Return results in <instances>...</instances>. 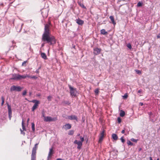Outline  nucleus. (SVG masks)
Listing matches in <instances>:
<instances>
[{"instance_id": "obj_1", "label": "nucleus", "mask_w": 160, "mask_h": 160, "mask_svg": "<svg viewBox=\"0 0 160 160\" xmlns=\"http://www.w3.org/2000/svg\"><path fill=\"white\" fill-rule=\"evenodd\" d=\"M51 23L48 21V23L45 24L44 32L42 35V40L50 45H52L56 43V41L55 37L50 34V26Z\"/></svg>"}, {"instance_id": "obj_2", "label": "nucleus", "mask_w": 160, "mask_h": 160, "mask_svg": "<svg viewBox=\"0 0 160 160\" xmlns=\"http://www.w3.org/2000/svg\"><path fill=\"white\" fill-rule=\"evenodd\" d=\"M27 76L25 75H21L19 74L14 73L12 75V77L11 78V80H20L22 79L25 78Z\"/></svg>"}, {"instance_id": "obj_3", "label": "nucleus", "mask_w": 160, "mask_h": 160, "mask_svg": "<svg viewBox=\"0 0 160 160\" xmlns=\"http://www.w3.org/2000/svg\"><path fill=\"white\" fill-rule=\"evenodd\" d=\"M38 143H36L33 147L31 155V160H35L36 159V150L38 148Z\"/></svg>"}, {"instance_id": "obj_4", "label": "nucleus", "mask_w": 160, "mask_h": 160, "mask_svg": "<svg viewBox=\"0 0 160 160\" xmlns=\"http://www.w3.org/2000/svg\"><path fill=\"white\" fill-rule=\"evenodd\" d=\"M80 139L81 140V141H78L77 140H76L74 142V144H77V148L79 149H81L82 146V142L84 141V138L82 137V136L80 137Z\"/></svg>"}, {"instance_id": "obj_5", "label": "nucleus", "mask_w": 160, "mask_h": 160, "mask_svg": "<svg viewBox=\"0 0 160 160\" xmlns=\"http://www.w3.org/2000/svg\"><path fill=\"white\" fill-rule=\"evenodd\" d=\"M70 89V93L72 97H75L77 95V91L76 88H74L71 86H69Z\"/></svg>"}, {"instance_id": "obj_6", "label": "nucleus", "mask_w": 160, "mask_h": 160, "mask_svg": "<svg viewBox=\"0 0 160 160\" xmlns=\"http://www.w3.org/2000/svg\"><path fill=\"white\" fill-rule=\"evenodd\" d=\"M22 88L19 86L13 85L10 88V90L11 92L14 91L20 92L21 91Z\"/></svg>"}, {"instance_id": "obj_7", "label": "nucleus", "mask_w": 160, "mask_h": 160, "mask_svg": "<svg viewBox=\"0 0 160 160\" xmlns=\"http://www.w3.org/2000/svg\"><path fill=\"white\" fill-rule=\"evenodd\" d=\"M31 102L35 103L32 108V111H34L35 109L38 108V104L40 103V102L37 100H33Z\"/></svg>"}, {"instance_id": "obj_8", "label": "nucleus", "mask_w": 160, "mask_h": 160, "mask_svg": "<svg viewBox=\"0 0 160 160\" xmlns=\"http://www.w3.org/2000/svg\"><path fill=\"white\" fill-rule=\"evenodd\" d=\"M22 130L21 129H20L21 133L24 135L25 134V133L24 131H26V129L25 128V124L24 123V121H22Z\"/></svg>"}, {"instance_id": "obj_9", "label": "nucleus", "mask_w": 160, "mask_h": 160, "mask_svg": "<svg viewBox=\"0 0 160 160\" xmlns=\"http://www.w3.org/2000/svg\"><path fill=\"white\" fill-rule=\"evenodd\" d=\"M105 131L103 130V131L100 133L99 136V139L98 142L101 143L102 141L104 135Z\"/></svg>"}, {"instance_id": "obj_10", "label": "nucleus", "mask_w": 160, "mask_h": 160, "mask_svg": "<svg viewBox=\"0 0 160 160\" xmlns=\"http://www.w3.org/2000/svg\"><path fill=\"white\" fill-rule=\"evenodd\" d=\"M45 113L44 111L43 110L42 111V117L44 118V120H53L52 119L51 117H45Z\"/></svg>"}, {"instance_id": "obj_11", "label": "nucleus", "mask_w": 160, "mask_h": 160, "mask_svg": "<svg viewBox=\"0 0 160 160\" xmlns=\"http://www.w3.org/2000/svg\"><path fill=\"white\" fill-rule=\"evenodd\" d=\"M54 153V150H53V147H52L51 148L49 149V151L48 154V159H50L51 158V157L52 155V154Z\"/></svg>"}, {"instance_id": "obj_12", "label": "nucleus", "mask_w": 160, "mask_h": 160, "mask_svg": "<svg viewBox=\"0 0 160 160\" xmlns=\"http://www.w3.org/2000/svg\"><path fill=\"white\" fill-rule=\"evenodd\" d=\"M7 106H8V113L9 117L10 119L11 117H12V114L11 108V106L8 104V103H7Z\"/></svg>"}, {"instance_id": "obj_13", "label": "nucleus", "mask_w": 160, "mask_h": 160, "mask_svg": "<svg viewBox=\"0 0 160 160\" xmlns=\"http://www.w3.org/2000/svg\"><path fill=\"white\" fill-rule=\"evenodd\" d=\"M93 53L96 55L99 54L101 51V49L96 48L94 49Z\"/></svg>"}, {"instance_id": "obj_14", "label": "nucleus", "mask_w": 160, "mask_h": 160, "mask_svg": "<svg viewBox=\"0 0 160 160\" xmlns=\"http://www.w3.org/2000/svg\"><path fill=\"white\" fill-rule=\"evenodd\" d=\"M67 119H70V120H77V117L75 115H71L68 116L66 118Z\"/></svg>"}, {"instance_id": "obj_15", "label": "nucleus", "mask_w": 160, "mask_h": 160, "mask_svg": "<svg viewBox=\"0 0 160 160\" xmlns=\"http://www.w3.org/2000/svg\"><path fill=\"white\" fill-rule=\"evenodd\" d=\"M76 23L78 25H82L84 23V21L79 19L76 20Z\"/></svg>"}, {"instance_id": "obj_16", "label": "nucleus", "mask_w": 160, "mask_h": 160, "mask_svg": "<svg viewBox=\"0 0 160 160\" xmlns=\"http://www.w3.org/2000/svg\"><path fill=\"white\" fill-rule=\"evenodd\" d=\"M71 126L69 124H66L63 126V128L66 130L68 129L71 128Z\"/></svg>"}, {"instance_id": "obj_17", "label": "nucleus", "mask_w": 160, "mask_h": 160, "mask_svg": "<svg viewBox=\"0 0 160 160\" xmlns=\"http://www.w3.org/2000/svg\"><path fill=\"white\" fill-rule=\"evenodd\" d=\"M112 138L113 139L116 141L118 139V137L117 134H112Z\"/></svg>"}, {"instance_id": "obj_18", "label": "nucleus", "mask_w": 160, "mask_h": 160, "mask_svg": "<svg viewBox=\"0 0 160 160\" xmlns=\"http://www.w3.org/2000/svg\"><path fill=\"white\" fill-rule=\"evenodd\" d=\"M111 21H112V22L114 25H115L116 24V22L114 21V18L113 16H110L109 17Z\"/></svg>"}, {"instance_id": "obj_19", "label": "nucleus", "mask_w": 160, "mask_h": 160, "mask_svg": "<svg viewBox=\"0 0 160 160\" xmlns=\"http://www.w3.org/2000/svg\"><path fill=\"white\" fill-rule=\"evenodd\" d=\"M41 54V56L42 58H43L45 60L47 59V56L45 53L42 52Z\"/></svg>"}, {"instance_id": "obj_20", "label": "nucleus", "mask_w": 160, "mask_h": 160, "mask_svg": "<svg viewBox=\"0 0 160 160\" xmlns=\"http://www.w3.org/2000/svg\"><path fill=\"white\" fill-rule=\"evenodd\" d=\"M101 33L103 35H106L108 34V32L106 31L105 29H102L100 31Z\"/></svg>"}, {"instance_id": "obj_21", "label": "nucleus", "mask_w": 160, "mask_h": 160, "mask_svg": "<svg viewBox=\"0 0 160 160\" xmlns=\"http://www.w3.org/2000/svg\"><path fill=\"white\" fill-rule=\"evenodd\" d=\"M78 5L82 8L86 9V7L84 6L83 3H82L81 2H78Z\"/></svg>"}, {"instance_id": "obj_22", "label": "nucleus", "mask_w": 160, "mask_h": 160, "mask_svg": "<svg viewBox=\"0 0 160 160\" xmlns=\"http://www.w3.org/2000/svg\"><path fill=\"white\" fill-rule=\"evenodd\" d=\"M125 115V112L122 110H121L120 111V116L121 117H123Z\"/></svg>"}, {"instance_id": "obj_23", "label": "nucleus", "mask_w": 160, "mask_h": 160, "mask_svg": "<svg viewBox=\"0 0 160 160\" xmlns=\"http://www.w3.org/2000/svg\"><path fill=\"white\" fill-rule=\"evenodd\" d=\"M62 103L65 105H69L70 103L68 101H64L62 102Z\"/></svg>"}, {"instance_id": "obj_24", "label": "nucleus", "mask_w": 160, "mask_h": 160, "mask_svg": "<svg viewBox=\"0 0 160 160\" xmlns=\"http://www.w3.org/2000/svg\"><path fill=\"white\" fill-rule=\"evenodd\" d=\"M32 128L33 132H34L35 131V124L33 123H32Z\"/></svg>"}, {"instance_id": "obj_25", "label": "nucleus", "mask_w": 160, "mask_h": 160, "mask_svg": "<svg viewBox=\"0 0 160 160\" xmlns=\"http://www.w3.org/2000/svg\"><path fill=\"white\" fill-rule=\"evenodd\" d=\"M1 99L2 101V102L1 103V105L2 106L3 105L4 102V98L3 96H2L1 97Z\"/></svg>"}, {"instance_id": "obj_26", "label": "nucleus", "mask_w": 160, "mask_h": 160, "mask_svg": "<svg viewBox=\"0 0 160 160\" xmlns=\"http://www.w3.org/2000/svg\"><path fill=\"white\" fill-rule=\"evenodd\" d=\"M74 131L72 130H70L68 133L69 135H72L74 133Z\"/></svg>"}, {"instance_id": "obj_27", "label": "nucleus", "mask_w": 160, "mask_h": 160, "mask_svg": "<svg viewBox=\"0 0 160 160\" xmlns=\"http://www.w3.org/2000/svg\"><path fill=\"white\" fill-rule=\"evenodd\" d=\"M127 144L128 145L132 146L133 145V143L130 141L128 140L127 141Z\"/></svg>"}, {"instance_id": "obj_28", "label": "nucleus", "mask_w": 160, "mask_h": 160, "mask_svg": "<svg viewBox=\"0 0 160 160\" xmlns=\"http://www.w3.org/2000/svg\"><path fill=\"white\" fill-rule=\"evenodd\" d=\"M135 71L137 74H141V71L138 70H135Z\"/></svg>"}, {"instance_id": "obj_29", "label": "nucleus", "mask_w": 160, "mask_h": 160, "mask_svg": "<svg viewBox=\"0 0 160 160\" xmlns=\"http://www.w3.org/2000/svg\"><path fill=\"white\" fill-rule=\"evenodd\" d=\"M99 92V91L98 89H96L94 91L96 95H98Z\"/></svg>"}, {"instance_id": "obj_30", "label": "nucleus", "mask_w": 160, "mask_h": 160, "mask_svg": "<svg viewBox=\"0 0 160 160\" xmlns=\"http://www.w3.org/2000/svg\"><path fill=\"white\" fill-rule=\"evenodd\" d=\"M127 46L128 48L129 49H131L132 48V46L131 44L130 43H128L127 44Z\"/></svg>"}, {"instance_id": "obj_31", "label": "nucleus", "mask_w": 160, "mask_h": 160, "mask_svg": "<svg viewBox=\"0 0 160 160\" xmlns=\"http://www.w3.org/2000/svg\"><path fill=\"white\" fill-rule=\"evenodd\" d=\"M142 3L140 2H138L137 4L138 7H141L142 6Z\"/></svg>"}, {"instance_id": "obj_32", "label": "nucleus", "mask_w": 160, "mask_h": 160, "mask_svg": "<svg viewBox=\"0 0 160 160\" xmlns=\"http://www.w3.org/2000/svg\"><path fill=\"white\" fill-rule=\"evenodd\" d=\"M120 140H121L122 142L123 143H124L125 142V140L123 138V137L121 138H120Z\"/></svg>"}, {"instance_id": "obj_33", "label": "nucleus", "mask_w": 160, "mask_h": 160, "mask_svg": "<svg viewBox=\"0 0 160 160\" xmlns=\"http://www.w3.org/2000/svg\"><path fill=\"white\" fill-rule=\"evenodd\" d=\"M128 97V95L127 93L125 94L124 96H123V97L124 98L126 99Z\"/></svg>"}, {"instance_id": "obj_34", "label": "nucleus", "mask_w": 160, "mask_h": 160, "mask_svg": "<svg viewBox=\"0 0 160 160\" xmlns=\"http://www.w3.org/2000/svg\"><path fill=\"white\" fill-rule=\"evenodd\" d=\"M26 93H27V91H26L25 90V91H24L22 93V95H23V96H24V95H26Z\"/></svg>"}, {"instance_id": "obj_35", "label": "nucleus", "mask_w": 160, "mask_h": 160, "mask_svg": "<svg viewBox=\"0 0 160 160\" xmlns=\"http://www.w3.org/2000/svg\"><path fill=\"white\" fill-rule=\"evenodd\" d=\"M37 78H38L37 77L35 76H31V78H33V79H37Z\"/></svg>"}, {"instance_id": "obj_36", "label": "nucleus", "mask_w": 160, "mask_h": 160, "mask_svg": "<svg viewBox=\"0 0 160 160\" xmlns=\"http://www.w3.org/2000/svg\"><path fill=\"white\" fill-rule=\"evenodd\" d=\"M131 140L132 141H133V142H137V140H136L134 138H132L131 139Z\"/></svg>"}, {"instance_id": "obj_37", "label": "nucleus", "mask_w": 160, "mask_h": 160, "mask_svg": "<svg viewBox=\"0 0 160 160\" xmlns=\"http://www.w3.org/2000/svg\"><path fill=\"white\" fill-rule=\"evenodd\" d=\"M52 97L50 96H49L48 97V100L50 101L51 100V98Z\"/></svg>"}, {"instance_id": "obj_38", "label": "nucleus", "mask_w": 160, "mask_h": 160, "mask_svg": "<svg viewBox=\"0 0 160 160\" xmlns=\"http://www.w3.org/2000/svg\"><path fill=\"white\" fill-rule=\"evenodd\" d=\"M40 68V67H39L38 69H37L36 71V72L37 73H38L39 72V70Z\"/></svg>"}, {"instance_id": "obj_39", "label": "nucleus", "mask_w": 160, "mask_h": 160, "mask_svg": "<svg viewBox=\"0 0 160 160\" xmlns=\"http://www.w3.org/2000/svg\"><path fill=\"white\" fill-rule=\"evenodd\" d=\"M27 61H24L23 62H22V65L24 66L25 64H26V63Z\"/></svg>"}, {"instance_id": "obj_40", "label": "nucleus", "mask_w": 160, "mask_h": 160, "mask_svg": "<svg viewBox=\"0 0 160 160\" xmlns=\"http://www.w3.org/2000/svg\"><path fill=\"white\" fill-rule=\"evenodd\" d=\"M142 92V90L140 89V90H139L138 91V93H141Z\"/></svg>"}, {"instance_id": "obj_41", "label": "nucleus", "mask_w": 160, "mask_h": 160, "mask_svg": "<svg viewBox=\"0 0 160 160\" xmlns=\"http://www.w3.org/2000/svg\"><path fill=\"white\" fill-rule=\"evenodd\" d=\"M121 133L122 134H123L125 133V129L123 130H122L121 132Z\"/></svg>"}, {"instance_id": "obj_42", "label": "nucleus", "mask_w": 160, "mask_h": 160, "mask_svg": "<svg viewBox=\"0 0 160 160\" xmlns=\"http://www.w3.org/2000/svg\"><path fill=\"white\" fill-rule=\"evenodd\" d=\"M140 105V106H142L143 105V103H142V102H140V103H139Z\"/></svg>"}, {"instance_id": "obj_43", "label": "nucleus", "mask_w": 160, "mask_h": 160, "mask_svg": "<svg viewBox=\"0 0 160 160\" xmlns=\"http://www.w3.org/2000/svg\"><path fill=\"white\" fill-rule=\"evenodd\" d=\"M117 120H121V118L120 117H118Z\"/></svg>"}, {"instance_id": "obj_44", "label": "nucleus", "mask_w": 160, "mask_h": 160, "mask_svg": "<svg viewBox=\"0 0 160 160\" xmlns=\"http://www.w3.org/2000/svg\"><path fill=\"white\" fill-rule=\"evenodd\" d=\"M26 76H27V77H28L29 78H31V76H28V75H25Z\"/></svg>"}, {"instance_id": "obj_45", "label": "nucleus", "mask_w": 160, "mask_h": 160, "mask_svg": "<svg viewBox=\"0 0 160 160\" xmlns=\"http://www.w3.org/2000/svg\"><path fill=\"white\" fill-rule=\"evenodd\" d=\"M148 114L150 115H151L152 114V113L151 112H148Z\"/></svg>"}, {"instance_id": "obj_46", "label": "nucleus", "mask_w": 160, "mask_h": 160, "mask_svg": "<svg viewBox=\"0 0 160 160\" xmlns=\"http://www.w3.org/2000/svg\"><path fill=\"white\" fill-rule=\"evenodd\" d=\"M56 160H62V159L60 158H58L56 159Z\"/></svg>"}, {"instance_id": "obj_47", "label": "nucleus", "mask_w": 160, "mask_h": 160, "mask_svg": "<svg viewBox=\"0 0 160 160\" xmlns=\"http://www.w3.org/2000/svg\"><path fill=\"white\" fill-rule=\"evenodd\" d=\"M3 4L2 3H1V4H0V6H3Z\"/></svg>"}, {"instance_id": "obj_48", "label": "nucleus", "mask_w": 160, "mask_h": 160, "mask_svg": "<svg viewBox=\"0 0 160 160\" xmlns=\"http://www.w3.org/2000/svg\"><path fill=\"white\" fill-rule=\"evenodd\" d=\"M150 160H153L152 158L151 157H150L149 158Z\"/></svg>"}, {"instance_id": "obj_49", "label": "nucleus", "mask_w": 160, "mask_h": 160, "mask_svg": "<svg viewBox=\"0 0 160 160\" xmlns=\"http://www.w3.org/2000/svg\"><path fill=\"white\" fill-rule=\"evenodd\" d=\"M121 121H118V123H120L121 122Z\"/></svg>"}, {"instance_id": "obj_50", "label": "nucleus", "mask_w": 160, "mask_h": 160, "mask_svg": "<svg viewBox=\"0 0 160 160\" xmlns=\"http://www.w3.org/2000/svg\"><path fill=\"white\" fill-rule=\"evenodd\" d=\"M12 43H15V42H14V41H12Z\"/></svg>"}, {"instance_id": "obj_51", "label": "nucleus", "mask_w": 160, "mask_h": 160, "mask_svg": "<svg viewBox=\"0 0 160 160\" xmlns=\"http://www.w3.org/2000/svg\"><path fill=\"white\" fill-rule=\"evenodd\" d=\"M32 94V93L31 92H30L29 93V95H30Z\"/></svg>"}, {"instance_id": "obj_52", "label": "nucleus", "mask_w": 160, "mask_h": 160, "mask_svg": "<svg viewBox=\"0 0 160 160\" xmlns=\"http://www.w3.org/2000/svg\"><path fill=\"white\" fill-rule=\"evenodd\" d=\"M42 46H44V44H42Z\"/></svg>"}, {"instance_id": "obj_53", "label": "nucleus", "mask_w": 160, "mask_h": 160, "mask_svg": "<svg viewBox=\"0 0 160 160\" xmlns=\"http://www.w3.org/2000/svg\"><path fill=\"white\" fill-rule=\"evenodd\" d=\"M157 160H160L159 158H158L157 159Z\"/></svg>"}, {"instance_id": "obj_54", "label": "nucleus", "mask_w": 160, "mask_h": 160, "mask_svg": "<svg viewBox=\"0 0 160 160\" xmlns=\"http://www.w3.org/2000/svg\"><path fill=\"white\" fill-rule=\"evenodd\" d=\"M141 150V148H140L139 151Z\"/></svg>"}, {"instance_id": "obj_55", "label": "nucleus", "mask_w": 160, "mask_h": 160, "mask_svg": "<svg viewBox=\"0 0 160 160\" xmlns=\"http://www.w3.org/2000/svg\"><path fill=\"white\" fill-rule=\"evenodd\" d=\"M27 120H29V118H28V119H27Z\"/></svg>"}, {"instance_id": "obj_56", "label": "nucleus", "mask_w": 160, "mask_h": 160, "mask_svg": "<svg viewBox=\"0 0 160 160\" xmlns=\"http://www.w3.org/2000/svg\"><path fill=\"white\" fill-rule=\"evenodd\" d=\"M31 49V46H30V49Z\"/></svg>"}, {"instance_id": "obj_57", "label": "nucleus", "mask_w": 160, "mask_h": 160, "mask_svg": "<svg viewBox=\"0 0 160 160\" xmlns=\"http://www.w3.org/2000/svg\"><path fill=\"white\" fill-rule=\"evenodd\" d=\"M79 135H80V134H78V136H79Z\"/></svg>"}, {"instance_id": "obj_58", "label": "nucleus", "mask_w": 160, "mask_h": 160, "mask_svg": "<svg viewBox=\"0 0 160 160\" xmlns=\"http://www.w3.org/2000/svg\"><path fill=\"white\" fill-rule=\"evenodd\" d=\"M25 99L27 100V98H25Z\"/></svg>"}]
</instances>
